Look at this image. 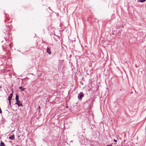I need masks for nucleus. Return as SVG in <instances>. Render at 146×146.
<instances>
[{"instance_id": "39448f33", "label": "nucleus", "mask_w": 146, "mask_h": 146, "mask_svg": "<svg viewBox=\"0 0 146 146\" xmlns=\"http://www.w3.org/2000/svg\"><path fill=\"white\" fill-rule=\"evenodd\" d=\"M9 139L11 140H13L15 139L14 135H13L9 137Z\"/></svg>"}, {"instance_id": "1a4fd4ad", "label": "nucleus", "mask_w": 146, "mask_h": 146, "mask_svg": "<svg viewBox=\"0 0 146 146\" xmlns=\"http://www.w3.org/2000/svg\"><path fill=\"white\" fill-rule=\"evenodd\" d=\"M40 106H39L38 107V112L39 113L40 112Z\"/></svg>"}, {"instance_id": "423d86ee", "label": "nucleus", "mask_w": 146, "mask_h": 146, "mask_svg": "<svg viewBox=\"0 0 146 146\" xmlns=\"http://www.w3.org/2000/svg\"><path fill=\"white\" fill-rule=\"evenodd\" d=\"M19 96L17 94H16V97H15V100H16V101L19 100Z\"/></svg>"}, {"instance_id": "9b49d317", "label": "nucleus", "mask_w": 146, "mask_h": 146, "mask_svg": "<svg viewBox=\"0 0 146 146\" xmlns=\"http://www.w3.org/2000/svg\"><path fill=\"white\" fill-rule=\"evenodd\" d=\"M9 102L10 105H11V100H10V101H9Z\"/></svg>"}, {"instance_id": "9d476101", "label": "nucleus", "mask_w": 146, "mask_h": 146, "mask_svg": "<svg viewBox=\"0 0 146 146\" xmlns=\"http://www.w3.org/2000/svg\"><path fill=\"white\" fill-rule=\"evenodd\" d=\"M145 0H140V1L141 2H144L145 1Z\"/></svg>"}, {"instance_id": "20e7f679", "label": "nucleus", "mask_w": 146, "mask_h": 146, "mask_svg": "<svg viewBox=\"0 0 146 146\" xmlns=\"http://www.w3.org/2000/svg\"><path fill=\"white\" fill-rule=\"evenodd\" d=\"M46 52H48L49 54L51 53V52L50 49L47 47V48Z\"/></svg>"}, {"instance_id": "0eeeda50", "label": "nucleus", "mask_w": 146, "mask_h": 146, "mask_svg": "<svg viewBox=\"0 0 146 146\" xmlns=\"http://www.w3.org/2000/svg\"><path fill=\"white\" fill-rule=\"evenodd\" d=\"M19 89L22 91H24L26 88H23L22 87L20 86L19 87Z\"/></svg>"}, {"instance_id": "6e6552de", "label": "nucleus", "mask_w": 146, "mask_h": 146, "mask_svg": "<svg viewBox=\"0 0 146 146\" xmlns=\"http://www.w3.org/2000/svg\"><path fill=\"white\" fill-rule=\"evenodd\" d=\"M5 144L4 143L1 141L0 143V146H5Z\"/></svg>"}, {"instance_id": "f8f14e48", "label": "nucleus", "mask_w": 146, "mask_h": 146, "mask_svg": "<svg viewBox=\"0 0 146 146\" xmlns=\"http://www.w3.org/2000/svg\"><path fill=\"white\" fill-rule=\"evenodd\" d=\"M114 141L115 142H117V140H115V139H114Z\"/></svg>"}, {"instance_id": "f257e3e1", "label": "nucleus", "mask_w": 146, "mask_h": 146, "mask_svg": "<svg viewBox=\"0 0 146 146\" xmlns=\"http://www.w3.org/2000/svg\"><path fill=\"white\" fill-rule=\"evenodd\" d=\"M15 104H17L19 107L20 106H23V104L21 103V102L19 100L16 101Z\"/></svg>"}, {"instance_id": "f03ea898", "label": "nucleus", "mask_w": 146, "mask_h": 146, "mask_svg": "<svg viewBox=\"0 0 146 146\" xmlns=\"http://www.w3.org/2000/svg\"><path fill=\"white\" fill-rule=\"evenodd\" d=\"M84 94L82 93H80V94L79 95L78 98L79 99H82V98L84 96Z\"/></svg>"}, {"instance_id": "7ed1b4c3", "label": "nucleus", "mask_w": 146, "mask_h": 146, "mask_svg": "<svg viewBox=\"0 0 146 146\" xmlns=\"http://www.w3.org/2000/svg\"><path fill=\"white\" fill-rule=\"evenodd\" d=\"M12 94H10V96H9L8 98V100H9V101H10V100H11V99L12 98Z\"/></svg>"}]
</instances>
